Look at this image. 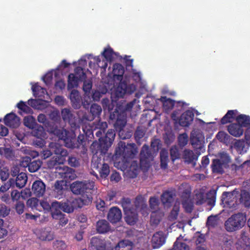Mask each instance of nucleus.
Segmentation results:
<instances>
[{"label":"nucleus","instance_id":"nucleus-63","mask_svg":"<svg viewBox=\"0 0 250 250\" xmlns=\"http://www.w3.org/2000/svg\"><path fill=\"white\" fill-rule=\"evenodd\" d=\"M217 216H210L208 217L207 224L209 228L213 227L218 223Z\"/></svg>","mask_w":250,"mask_h":250},{"label":"nucleus","instance_id":"nucleus-47","mask_svg":"<svg viewBox=\"0 0 250 250\" xmlns=\"http://www.w3.org/2000/svg\"><path fill=\"white\" fill-rule=\"evenodd\" d=\"M239 201L246 207L250 206V194L245 190L241 191Z\"/></svg>","mask_w":250,"mask_h":250},{"label":"nucleus","instance_id":"nucleus-20","mask_svg":"<svg viewBox=\"0 0 250 250\" xmlns=\"http://www.w3.org/2000/svg\"><path fill=\"white\" fill-rule=\"evenodd\" d=\"M229 161V158L226 153H223L220 156V159H214L213 161V170L216 172H221L223 167Z\"/></svg>","mask_w":250,"mask_h":250},{"label":"nucleus","instance_id":"nucleus-6","mask_svg":"<svg viewBox=\"0 0 250 250\" xmlns=\"http://www.w3.org/2000/svg\"><path fill=\"white\" fill-rule=\"evenodd\" d=\"M62 211L67 213H70L73 211V209L71 205L68 203H62L58 201H54L52 203L50 209L52 217L55 219L64 220V222L62 223L66 224L68 220L64 219L63 217L64 214L62 213Z\"/></svg>","mask_w":250,"mask_h":250},{"label":"nucleus","instance_id":"nucleus-10","mask_svg":"<svg viewBox=\"0 0 250 250\" xmlns=\"http://www.w3.org/2000/svg\"><path fill=\"white\" fill-rule=\"evenodd\" d=\"M110 106L111 105H109L108 107V110L110 112L109 118L111 120L115 121L114 124V127L116 131H118L119 133H121L127 122L126 114L125 113V112H119L117 108H115V110L112 112V109Z\"/></svg>","mask_w":250,"mask_h":250},{"label":"nucleus","instance_id":"nucleus-29","mask_svg":"<svg viewBox=\"0 0 250 250\" xmlns=\"http://www.w3.org/2000/svg\"><path fill=\"white\" fill-rule=\"evenodd\" d=\"M125 219L126 223L130 225H134L138 220V215L135 209L126 211L125 212Z\"/></svg>","mask_w":250,"mask_h":250},{"label":"nucleus","instance_id":"nucleus-2","mask_svg":"<svg viewBox=\"0 0 250 250\" xmlns=\"http://www.w3.org/2000/svg\"><path fill=\"white\" fill-rule=\"evenodd\" d=\"M153 155L149 146L144 145L141 149L140 154V165L137 161H132L130 163L128 161L127 167L125 169L120 168L122 171L128 172L130 177L134 178L137 177L139 169L143 171H147L149 167L150 161L153 159Z\"/></svg>","mask_w":250,"mask_h":250},{"label":"nucleus","instance_id":"nucleus-39","mask_svg":"<svg viewBox=\"0 0 250 250\" xmlns=\"http://www.w3.org/2000/svg\"><path fill=\"white\" fill-rule=\"evenodd\" d=\"M160 101L163 103V108L164 112L167 114H170V117L172 118V113H170L172 110V99L167 98L166 97H162Z\"/></svg>","mask_w":250,"mask_h":250},{"label":"nucleus","instance_id":"nucleus-24","mask_svg":"<svg viewBox=\"0 0 250 250\" xmlns=\"http://www.w3.org/2000/svg\"><path fill=\"white\" fill-rule=\"evenodd\" d=\"M20 118L15 113H10L6 115L4 118L5 125L12 128H17L20 125Z\"/></svg>","mask_w":250,"mask_h":250},{"label":"nucleus","instance_id":"nucleus-43","mask_svg":"<svg viewBox=\"0 0 250 250\" xmlns=\"http://www.w3.org/2000/svg\"><path fill=\"white\" fill-rule=\"evenodd\" d=\"M79 81H80L79 80V78H78L74 74H69L68 76V90L71 89L74 87H77L78 86Z\"/></svg>","mask_w":250,"mask_h":250},{"label":"nucleus","instance_id":"nucleus-64","mask_svg":"<svg viewBox=\"0 0 250 250\" xmlns=\"http://www.w3.org/2000/svg\"><path fill=\"white\" fill-rule=\"evenodd\" d=\"M39 206L40 209L42 208L45 212L50 211L51 205L50 206L47 201L44 200L41 201Z\"/></svg>","mask_w":250,"mask_h":250},{"label":"nucleus","instance_id":"nucleus-17","mask_svg":"<svg viewBox=\"0 0 250 250\" xmlns=\"http://www.w3.org/2000/svg\"><path fill=\"white\" fill-rule=\"evenodd\" d=\"M92 196L91 194H84L80 198H75L71 201V205L74 209L81 208L84 206H88L92 202Z\"/></svg>","mask_w":250,"mask_h":250},{"label":"nucleus","instance_id":"nucleus-19","mask_svg":"<svg viewBox=\"0 0 250 250\" xmlns=\"http://www.w3.org/2000/svg\"><path fill=\"white\" fill-rule=\"evenodd\" d=\"M194 113L191 110H188L184 112L180 118L176 119L173 115V120L175 121V123H178L183 126H188L193 121Z\"/></svg>","mask_w":250,"mask_h":250},{"label":"nucleus","instance_id":"nucleus-15","mask_svg":"<svg viewBox=\"0 0 250 250\" xmlns=\"http://www.w3.org/2000/svg\"><path fill=\"white\" fill-rule=\"evenodd\" d=\"M42 164L40 160H33L30 157L25 156L22 157L20 165L23 167H28L30 172H35L40 168Z\"/></svg>","mask_w":250,"mask_h":250},{"label":"nucleus","instance_id":"nucleus-28","mask_svg":"<svg viewBox=\"0 0 250 250\" xmlns=\"http://www.w3.org/2000/svg\"><path fill=\"white\" fill-rule=\"evenodd\" d=\"M102 55L105 59L106 61H103V62H104V64L102 65L101 67L104 70H105L107 66V61L111 62L112 61L113 59V55L116 56H118L117 53H115L113 51V50L111 47H109L108 48H105L103 52L102 53Z\"/></svg>","mask_w":250,"mask_h":250},{"label":"nucleus","instance_id":"nucleus-26","mask_svg":"<svg viewBox=\"0 0 250 250\" xmlns=\"http://www.w3.org/2000/svg\"><path fill=\"white\" fill-rule=\"evenodd\" d=\"M69 98L71 105L74 109H79L81 106V97L77 90H72L70 94Z\"/></svg>","mask_w":250,"mask_h":250},{"label":"nucleus","instance_id":"nucleus-57","mask_svg":"<svg viewBox=\"0 0 250 250\" xmlns=\"http://www.w3.org/2000/svg\"><path fill=\"white\" fill-rule=\"evenodd\" d=\"M83 191L88 192L90 190H93L95 186V183L92 180H84L83 181Z\"/></svg>","mask_w":250,"mask_h":250},{"label":"nucleus","instance_id":"nucleus-27","mask_svg":"<svg viewBox=\"0 0 250 250\" xmlns=\"http://www.w3.org/2000/svg\"><path fill=\"white\" fill-rule=\"evenodd\" d=\"M90 244L96 250H110L107 247L105 241L97 237H92Z\"/></svg>","mask_w":250,"mask_h":250},{"label":"nucleus","instance_id":"nucleus-48","mask_svg":"<svg viewBox=\"0 0 250 250\" xmlns=\"http://www.w3.org/2000/svg\"><path fill=\"white\" fill-rule=\"evenodd\" d=\"M39 238L42 241H49L54 239V235L50 231L43 230L41 231Z\"/></svg>","mask_w":250,"mask_h":250},{"label":"nucleus","instance_id":"nucleus-44","mask_svg":"<svg viewBox=\"0 0 250 250\" xmlns=\"http://www.w3.org/2000/svg\"><path fill=\"white\" fill-rule=\"evenodd\" d=\"M182 205L187 212H190L192 209L193 204L188 194H186L183 199Z\"/></svg>","mask_w":250,"mask_h":250},{"label":"nucleus","instance_id":"nucleus-5","mask_svg":"<svg viewBox=\"0 0 250 250\" xmlns=\"http://www.w3.org/2000/svg\"><path fill=\"white\" fill-rule=\"evenodd\" d=\"M115 135V131L114 129H108L104 139H100V143L95 141L91 145L90 148L92 152L97 153V151L100 150L102 153H106L108 148L113 144Z\"/></svg>","mask_w":250,"mask_h":250},{"label":"nucleus","instance_id":"nucleus-53","mask_svg":"<svg viewBox=\"0 0 250 250\" xmlns=\"http://www.w3.org/2000/svg\"><path fill=\"white\" fill-rule=\"evenodd\" d=\"M121 203L124 212L133 209L131 208V202L129 198L124 197L122 199Z\"/></svg>","mask_w":250,"mask_h":250},{"label":"nucleus","instance_id":"nucleus-58","mask_svg":"<svg viewBox=\"0 0 250 250\" xmlns=\"http://www.w3.org/2000/svg\"><path fill=\"white\" fill-rule=\"evenodd\" d=\"M150 208L154 210H156L158 208L159 205V200L156 197H151L149 200Z\"/></svg>","mask_w":250,"mask_h":250},{"label":"nucleus","instance_id":"nucleus-13","mask_svg":"<svg viewBox=\"0 0 250 250\" xmlns=\"http://www.w3.org/2000/svg\"><path fill=\"white\" fill-rule=\"evenodd\" d=\"M250 147V125L247 128L245 133V139L237 140L233 148L239 154L246 153Z\"/></svg>","mask_w":250,"mask_h":250},{"label":"nucleus","instance_id":"nucleus-32","mask_svg":"<svg viewBox=\"0 0 250 250\" xmlns=\"http://www.w3.org/2000/svg\"><path fill=\"white\" fill-rule=\"evenodd\" d=\"M110 229L109 223L104 219L99 220L96 223V230L101 234L105 233Z\"/></svg>","mask_w":250,"mask_h":250},{"label":"nucleus","instance_id":"nucleus-60","mask_svg":"<svg viewBox=\"0 0 250 250\" xmlns=\"http://www.w3.org/2000/svg\"><path fill=\"white\" fill-rule=\"evenodd\" d=\"M23 124L25 126L33 129L35 125L33 118L32 116L25 117L23 119Z\"/></svg>","mask_w":250,"mask_h":250},{"label":"nucleus","instance_id":"nucleus-45","mask_svg":"<svg viewBox=\"0 0 250 250\" xmlns=\"http://www.w3.org/2000/svg\"><path fill=\"white\" fill-rule=\"evenodd\" d=\"M242 242H240L241 244H238L237 247V250H250V239L245 236L242 237Z\"/></svg>","mask_w":250,"mask_h":250},{"label":"nucleus","instance_id":"nucleus-8","mask_svg":"<svg viewBox=\"0 0 250 250\" xmlns=\"http://www.w3.org/2000/svg\"><path fill=\"white\" fill-rule=\"evenodd\" d=\"M82 113L81 111L78 112L79 116L78 119L72 113V110L70 108H63L61 110V112L62 119L65 123L67 122L69 124L72 131H75L77 129L80 128V124H82L80 116Z\"/></svg>","mask_w":250,"mask_h":250},{"label":"nucleus","instance_id":"nucleus-35","mask_svg":"<svg viewBox=\"0 0 250 250\" xmlns=\"http://www.w3.org/2000/svg\"><path fill=\"white\" fill-rule=\"evenodd\" d=\"M238 111L236 110H229L222 119L221 123L223 124L232 122L235 119L237 121V118L239 116Z\"/></svg>","mask_w":250,"mask_h":250},{"label":"nucleus","instance_id":"nucleus-25","mask_svg":"<svg viewBox=\"0 0 250 250\" xmlns=\"http://www.w3.org/2000/svg\"><path fill=\"white\" fill-rule=\"evenodd\" d=\"M122 216L121 210L118 208L114 207L110 208L107 219L111 223H116L120 221Z\"/></svg>","mask_w":250,"mask_h":250},{"label":"nucleus","instance_id":"nucleus-54","mask_svg":"<svg viewBox=\"0 0 250 250\" xmlns=\"http://www.w3.org/2000/svg\"><path fill=\"white\" fill-rule=\"evenodd\" d=\"M15 187V179L10 178L7 182L5 183L0 187V191L5 192L10 188Z\"/></svg>","mask_w":250,"mask_h":250},{"label":"nucleus","instance_id":"nucleus-3","mask_svg":"<svg viewBox=\"0 0 250 250\" xmlns=\"http://www.w3.org/2000/svg\"><path fill=\"white\" fill-rule=\"evenodd\" d=\"M124 72V67L122 64L115 63L113 65V78L115 81H120L115 92L117 98H123L125 94H131L136 90V86L134 84H128L126 81H122Z\"/></svg>","mask_w":250,"mask_h":250},{"label":"nucleus","instance_id":"nucleus-9","mask_svg":"<svg viewBox=\"0 0 250 250\" xmlns=\"http://www.w3.org/2000/svg\"><path fill=\"white\" fill-rule=\"evenodd\" d=\"M246 218L243 213L232 215L225 222V226L228 231L232 232L241 229L245 225Z\"/></svg>","mask_w":250,"mask_h":250},{"label":"nucleus","instance_id":"nucleus-61","mask_svg":"<svg viewBox=\"0 0 250 250\" xmlns=\"http://www.w3.org/2000/svg\"><path fill=\"white\" fill-rule=\"evenodd\" d=\"M9 170L6 167L0 169V179L2 181H5L9 176Z\"/></svg>","mask_w":250,"mask_h":250},{"label":"nucleus","instance_id":"nucleus-4","mask_svg":"<svg viewBox=\"0 0 250 250\" xmlns=\"http://www.w3.org/2000/svg\"><path fill=\"white\" fill-rule=\"evenodd\" d=\"M92 153L94 155L91 161V174L98 178V174L93 170V169H95L99 173L102 178H106L110 173L109 167L107 164L104 163V159L100 156L105 153H102L100 150L97 151V153Z\"/></svg>","mask_w":250,"mask_h":250},{"label":"nucleus","instance_id":"nucleus-38","mask_svg":"<svg viewBox=\"0 0 250 250\" xmlns=\"http://www.w3.org/2000/svg\"><path fill=\"white\" fill-rule=\"evenodd\" d=\"M161 201L165 207L169 208L172 206V191H165L161 195Z\"/></svg>","mask_w":250,"mask_h":250},{"label":"nucleus","instance_id":"nucleus-11","mask_svg":"<svg viewBox=\"0 0 250 250\" xmlns=\"http://www.w3.org/2000/svg\"><path fill=\"white\" fill-rule=\"evenodd\" d=\"M74 132H69L68 131L67 135L62 140L64 143L65 146L70 148L84 147L85 145L84 135L80 134L77 139Z\"/></svg>","mask_w":250,"mask_h":250},{"label":"nucleus","instance_id":"nucleus-51","mask_svg":"<svg viewBox=\"0 0 250 250\" xmlns=\"http://www.w3.org/2000/svg\"><path fill=\"white\" fill-rule=\"evenodd\" d=\"M136 99H134L132 101L128 103L124 107L121 105L117 104L116 108H117L119 112H125V113L126 111H129L132 109L136 103Z\"/></svg>","mask_w":250,"mask_h":250},{"label":"nucleus","instance_id":"nucleus-52","mask_svg":"<svg viewBox=\"0 0 250 250\" xmlns=\"http://www.w3.org/2000/svg\"><path fill=\"white\" fill-rule=\"evenodd\" d=\"M17 107L22 112L27 113L30 114L33 112L32 109L28 105H27L25 102L22 101H21L17 104Z\"/></svg>","mask_w":250,"mask_h":250},{"label":"nucleus","instance_id":"nucleus-41","mask_svg":"<svg viewBox=\"0 0 250 250\" xmlns=\"http://www.w3.org/2000/svg\"><path fill=\"white\" fill-rule=\"evenodd\" d=\"M161 168L162 169H166L167 167V164L168 162V152L167 150L163 148L160 153Z\"/></svg>","mask_w":250,"mask_h":250},{"label":"nucleus","instance_id":"nucleus-37","mask_svg":"<svg viewBox=\"0 0 250 250\" xmlns=\"http://www.w3.org/2000/svg\"><path fill=\"white\" fill-rule=\"evenodd\" d=\"M85 124H81L80 125H82V129L85 135V139H86L88 141H91V139L94 138L93 132L95 131V129H93L92 127L90 125H87Z\"/></svg>","mask_w":250,"mask_h":250},{"label":"nucleus","instance_id":"nucleus-40","mask_svg":"<svg viewBox=\"0 0 250 250\" xmlns=\"http://www.w3.org/2000/svg\"><path fill=\"white\" fill-rule=\"evenodd\" d=\"M204 136L202 133L197 130H194L191 133V141L192 145L198 144L203 141Z\"/></svg>","mask_w":250,"mask_h":250},{"label":"nucleus","instance_id":"nucleus-55","mask_svg":"<svg viewBox=\"0 0 250 250\" xmlns=\"http://www.w3.org/2000/svg\"><path fill=\"white\" fill-rule=\"evenodd\" d=\"M67 163L68 165L74 167H78L80 165L79 158L73 155H70L68 156Z\"/></svg>","mask_w":250,"mask_h":250},{"label":"nucleus","instance_id":"nucleus-59","mask_svg":"<svg viewBox=\"0 0 250 250\" xmlns=\"http://www.w3.org/2000/svg\"><path fill=\"white\" fill-rule=\"evenodd\" d=\"M68 131L65 129L54 128L52 131L53 134L56 135L59 139L63 140L65 136L67 135V133Z\"/></svg>","mask_w":250,"mask_h":250},{"label":"nucleus","instance_id":"nucleus-46","mask_svg":"<svg viewBox=\"0 0 250 250\" xmlns=\"http://www.w3.org/2000/svg\"><path fill=\"white\" fill-rule=\"evenodd\" d=\"M40 203L39 200L36 198H31L29 199L27 201V205L28 207L31 208L33 210H37L41 211L39 206Z\"/></svg>","mask_w":250,"mask_h":250},{"label":"nucleus","instance_id":"nucleus-1","mask_svg":"<svg viewBox=\"0 0 250 250\" xmlns=\"http://www.w3.org/2000/svg\"><path fill=\"white\" fill-rule=\"evenodd\" d=\"M137 153L138 149L135 144H128L126 145L124 142L120 141L113 156L114 166L118 168H126L128 161L133 159Z\"/></svg>","mask_w":250,"mask_h":250},{"label":"nucleus","instance_id":"nucleus-50","mask_svg":"<svg viewBox=\"0 0 250 250\" xmlns=\"http://www.w3.org/2000/svg\"><path fill=\"white\" fill-rule=\"evenodd\" d=\"M75 74H74L81 82L85 81L86 78V73L84 72L83 69L80 67H76L74 69Z\"/></svg>","mask_w":250,"mask_h":250},{"label":"nucleus","instance_id":"nucleus-49","mask_svg":"<svg viewBox=\"0 0 250 250\" xmlns=\"http://www.w3.org/2000/svg\"><path fill=\"white\" fill-rule=\"evenodd\" d=\"M162 219L161 215L157 212L153 211L150 217V224L152 226H157Z\"/></svg>","mask_w":250,"mask_h":250},{"label":"nucleus","instance_id":"nucleus-31","mask_svg":"<svg viewBox=\"0 0 250 250\" xmlns=\"http://www.w3.org/2000/svg\"><path fill=\"white\" fill-rule=\"evenodd\" d=\"M135 206L136 209L140 208V211L143 216L147 215L148 214V208L147 205L145 204L141 196H137L135 199Z\"/></svg>","mask_w":250,"mask_h":250},{"label":"nucleus","instance_id":"nucleus-30","mask_svg":"<svg viewBox=\"0 0 250 250\" xmlns=\"http://www.w3.org/2000/svg\"><path fill=\"white\" fill-rule=\"evenodd\" d=\"M49 147L52 149L54 153L56 155L65 158L68 155L67 150L62 148L61 146L56 143L51 142L49 145Z\"/></svg>","mask_w":250,"mask_h":250},{"label":"nucleus","instance_id":"nucleus-21","mask_svg":"<svg viewBox=\"0 0 250 250\" xmlns=\"http://www.w3.org/2000/svg\"><path fill=\"white\" fill-rule=\"evenodd\" d=\"M61 170L59 172V174L61 178L65 180V182H68L75 179L76 175L75 170L68 167H63L62 168H59Z\"/></svg>","mask_w":250,"mask_h":250},{"label":"nucleus","instance_id":"nucleus-56","mask_svg":"<svg viewBox=\"0 0 250 250\" xmlns=\"http://www.w3.org/2000/svg\"><path fill=\"white\" fill-rule=\"evenodd\" d=\"M161 141L159 139H153L151 142V147L153 149L154 153H157L161 148Z\"/></svg>","mask_w":250,"mask_h":250},{"label":"nucleus","instance_id":"nucleus-18","mask_svg":"<svg viewBox=\"0 0 250 250\" xmlns=\"http://www.w3.org/2000/svg\"><path fill=\"white\" fill-rule=\"evenodd\" d=\"M195 200L197 204H202L207 202L211 206H213L215 203L214 192H209L205 194L202 193L196 194L195 196Z\"/></svg>","mask_w":250,"mask_h":250},{"label":"nucleus","instance_id":"nucleus-23","mask_svg":"<svg viewBox=\"0 0 250 250\" xmlns=\"http://www.w3.org/2000/svg\"><path fill=\"white\" fill-rule=\"evenodd\" d=\"M46 186L41 180H36L32 184V192L36 197H42L45 191Z\"/></svg>","mask_w":250,"mask_h":250},{"label":"nucleus","instance_id":"nucleus-33","mask_svg":"<svg viewBox=\"0 0 250 250\" xmlns=\"http://www.w3.org/2000/svg\"><path fill=\"white\" fill-rule=\"evenodd\" d=\"M83 181H76L70 186L71 191L75 194L80 195L84 193Z\"/></svg>","mask_w":250,"mask_h":250},{"label":"nucleus","instance_id":"nucleus-7","mask_svg":"<svg viewBox=\"0 0 250 250\" xmlns=\"http://www.w3.org/2000/svg\"><path fill=\"white\" fill-rule=\"evenodd\" d=\"M237 124H232L229 125L228 131L232 136L239 137L244 132L243 127L250 125V118L244 115H240L237 118Z\"/></svg>","mask_w":250,"mask_h":250},{"label":"nucleus","instance_id":"nucleus-22","mask_svg":"<svg viewBox=\"0 0 250 250\" xmlns=\"http://www.w3.org/2000/svg\"><path fill=\"white\" fill-rule=\"evenodd\" d=\"M166 237L162 231L155 232L151 239V243L153 249H158L162 246L166 242Z\"/></svg>","mask_w":250,"mask_h":250},{"label":"nucleus","instance_id":"nucleus-16","mask_svg":"<svg viewBox=\"0 0 250 250\" xmlns=\"http://www.w3.org/2000/svg\"><path fill=\"white\" fill-rule=\"evenodd\" d=\"M92 196L91 194H84L80 198H75L71 201V205L74 209L81 208L84 206H88L92 202Z\"/></svg>","mask_w":250,"mask_h":250},{"label":"nucleus","instance_id":"nucleus-62","mask_svg":"<svg viewBox=\"0 0 250 250\" xmlns=\"http://www.w3.org/2000/svg\"><path fill=\"white\" fill-rule=\"evenodd\" d=\"M175 250H189L188 247L185 242L177 240L175 243Z\"/></svg>","mask_w":250,"mask_h":250},{"label":"nucleus","instance_id":"nucleus-34","mask_svg":"<svg viewBox=\"0 0 250 250\" xmlns=\"http://www.w3.org/2000/svg\"><path fill=\"white\" fill-rule=\"evenodd\" d=\"M66 183L63 180H57L54 184V191L57 193V197L60 198L63 194L66 186Z\"/></svg>","mask_w":250,"mask_h":250},{"label":"nucleus","instance_id":"nucleus-42","mask_svg":"<svg viewBox=\"0 0 250 250\" xmlns=\"http://www.w3.org/2000/svg\"><path fill=\"white\" fill-rule=\"evenodd\" d=\"M27 181L26 174L24 172H21L15 180V186L16 187L21 188L26 184Z\"/></svg>","mask_w":250,"mask_h":250},{"label":"nucleus","instance_id":"nucleus-12","mask_svg":"<svg viewBox=\"0 0 250 250\" xmlns=\"http://www.w3.org/2000/svg\"><path fill=\"white\" fill-rule=\"evenodd\" d=\"M239 196V192L233 190L231 192H225L222 196V204L226 209L230 208L232 210L238 203L237 197Z\"/></svg>","mask_w":250,"mask_h":250},{"label":"nucleus","instance_id":"nucleus-36","mask_svg":"<svg viewBox=\"0 0 250 250\" xmlns=\"http://www.w3.org/2000/svg\"><path fill=\"white\" fill-rule=\"evenodd\" d=\"M133 243L128 240H123L119 241L115 246L114 250H132Z\"/></svg>","mask_w":250,"mask_h":250},{"label":"nucleus","instance_id":"nucleus-14","mask_svg":"<svg viewBox=\"0 0 250 250\" xmlns=\"http://www.w3.org/2000/svg\"><path fill=\"white\" fill-rule=\"evenodd\" d=\"M102 112V108L100 105L94 104L91 105L90 112L83 113L82 112L81 121L82 124H85L87 122L93 121L96 117H99Z\"/></svg>","mask_w":250,"mask_h":250}]
</instances>
